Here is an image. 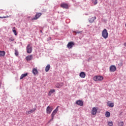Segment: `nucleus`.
I'll return each instance as SVG.
<instances>
[{"label":"nucleus","mask_w":126,"mask_h":126,"mask_svg":"<svg viewBox=\"0 0 126 126\" xmlns=\"http://www.w3.org/2000/svg\"><path fill=\"white\" fill-rule=\"evenodd\" d=\"M108 31H107V29H104L102 32V36L104 39H107V38H108Z\"/></svg>","instance_id":"nucleus-1"},{"label":"nucleus","mask_w":126,"mask_h":126,"mask_svg":"<svg viewBox=\"0 0 126 126\" xmlns=\"http://www.w3.org/2000/svg\"><path fill=\"white\" fill-rule=\"evenodd\" d=\"M93 79L94 81H102L104 79V77L102 76H95Z\"/></svg>","instance_id":"nucleus-2"},{"label":"nucleus","mask_w":126,"mask_h":126,"mask_svg":"<svg viewBox=\"0 0 126 126\" xmlns=\"http://www.w3.org/2000/svg\"><path fill=\"white\" fill-rule=\"evenodd\" d=\"M27 53L28 54L32 53V46L31 44H28L27 46Z\"/></svg>","instance_id":"nucleus-3"},{"label":"nucleus","mask_w":126,"mask_h":126,"mask_svg":"<svg viewBox=\"0 0 126 126\" xmlns=\"http://www.w3.org/2000/svg\"><path fill=\"white\" fill-rule=\"evenodd\" d=\"M41 15V13H36L35 16L32 19V20H37Z\"/></svg>","instance_id":"nucleus-4"},{"label":"nucleus","mask_w":126,"mask_h":126,"mask_svg":"<svg viewBox=\"0 0 126 126\" xmlns=\"http://www.w3.org/2000/svg\"><path fill=\"white\" fill-rule=\"evenodd\" d=\"M74 45V42L72 41L69 42L68 43L67 45V48H68V49H72Z\"/></svg>","instance_id":"nucleus-5"},{"label":"nucleus","mask_w":126,"mask_h":126,"mask_svg":"<svg viewBox=\"0 0 126 126\" xmlns=\"http://www.w3.org/2000/svg\"><path fill=\"white\" fill-rule=\"evenodd\" d=\"M52 111H53V107H50V106H48L46 108V113L47 114H51L52 113Z\"/></svg>","instance_id":"nucleus-6"},{"label":"nucleus","mask_w":126,"mask_h":126,"mask_svg":"<svg viewBox=\"0 0 126 126\" xmlns=\"http://www.w3.org/2000/svg\"><path fill=\"white\" fill-rule=\"evenodd\" d=\"M96 19V17L95 16H91L90 17V18L89 19V21L90 22V23H93V22H94V21Z\"/></svg>","instance_id":"nucleus-7"},{"label":"nucleus","mask_w":126,"mask_h":126,"mask_svg":"<svg viewBox=\"0 0 126 126\" xmlns=\"http://www.w3.org/2000/svg\"><path fill=\"white\" fill-rule=\"evenodd\" d=\"M58 111H59V106H58L55 110H54L53 111V112H52V114H51V117H52V118H54L55 117V115H56V114H57Z\"/></svg>","instance_id":"nucleus-8"},{"label":"nucleus","mask_w":126,"mask_h":126,"mask_svg":"<svg viewBox=\"0 0 126 126\" xmlns=\"http://www.w3.org/2000/svg\"><path fill=\"white\" fill-rule=\"evenodd\" d=\"M116 69L117 68L115 65H112L110 67V71H111V72H114V71H116Z\"/></svg>","instance_id":"nucleus-9"},{"label":"nucleus","mask_w":126,"mask_h":126,"mask_svg":"<svg viewBox=\"0 0 126 126\" xmlns=\"http://www.w3.org/2000/svg\"><path fill=\"white\" fill-rule=\"evenodd\" d=\"M91 113L94 116L97 114V109H96V107L93 108L92 110L91 111Z\"/></svg>","instance_id":"nucleus-10"},{"label":"nucleus","mask_w":126,"mask_h":126,"mask_svg":"<svg viewBox=\"0 0 126 126\" xmlns=\"http://www.w3.org/2000/svg\"><path fill=\"white\" fill-rule=\"evenodd\" d=\"M56 88H61L63 86V83H57L55 85Z\"/></svg>","instance_id":"nucleus-11"},{"label":"nucleus","mask_w":126,"mask_h":126,"mask_svg":"<svg viewBox=\"0 0 126 126\" xmlns=\"http://www.w3.org/2000/svg\"><path fill=\"white\" fill-rule=\"evenodd\" d=\"M36 111V108H33L32 109H31L30 111L26 112V115H30V114H32V113H33V112H35Z\"/></svg>","instance_id":"nucleus-12"},{"label":"nucleus","mask_w":126,"mask_h":126,"mask_svg":"<svg viewBox=\"0 0 126 126\" xmlns=\"http://www.w3.org/2000/svg\"><path fill=\"white\" fill-rule=\"evenodd\" d=\"M76 104L79 106H83V101H82V100H78L76 101Z\"/></svg>","instance_id":"nucleus-13"},{"label":"nucleus","mask_w":126,"mask_h":126,"mask_svg":"<svg viewBox=\"0 0 126 126\" xmlns=\"http://www.w3.org/2000/svg\"><path fill=\"white\" fill-rule=\"evenodd\" d=\"M33 59V56L29 55L26 57V60L27 61H32Z\"/></svg>","instance_id":"nucleus-14"},{"label":"nucleus","mask_w":126,"mask_h":126,"mask_svg":"<svg viewBox=\"0 0 126 126\" xmlns=\"http://www.w3.org/2000/svg\"><path fill=\"white\" fill-rule=\"evenodd\" d=\"M61 6L63 8H68V5L66 3H63L61 4Z\"/></svg>","instance_id":"nucleus-15"},{"label":"nucleus","mask_w":126,"mask_h":126,"mask_svg":"<svg viewBox=\"0 0 126 126\" xmlns=\"http://www.w3.org/2000/svg\"><path fill=\"white\" fill-rule=\"evenodd\" d=\"M107 106L110 107V108H113L114 106H115V104L113 102L110 103V101H108L107 102Z\"/></svg>","instance_id":"nucleus-16"},{"label":"nucleus","mask_w":126,"mask_h":126,"mask_svg":"<svg viewBox=\"0 0 126 126\" xmlns=\"http://www.w3.org/2000/svg\"><path fill=\"white\" fill-rule=\"evenodd\" d=\"M32 73L34 74V75L38 74V70H37V68H34L32 69Z\"/></svg>","instance_id":"nucleus-17"},{"label":"nucleus","mask_w":126,"mask_h":126,"mask_svg":"<svg viewBox=\"0 0 126 126\" xmlns=\"http://www.w3.org/2000/svg\"><path fill=\"white\" fill-rule=\"evenodd\" d=\"M80 76L81 77V78H85V77L86 76V74L84 72H81L80 73Z\"/></svg>","instance_id":"nucleus-18"},{"label":"nucleus","mask_w":126,"mask_h":126,"mask_svg":"<svg viewBox=\"0 0 126 126\" xmlns=\"http://www.w3.org/2000/svg\"><path fill=\"white\" fill-rule=\"evenodd\" d=\"M27 75H28V73H26L25 74H23L21 75L20 79H23V78H24V77H26V76H27Z\"/></svg>","instance_id":"nucleus-19"},{"label":"nucleus","mask_w":126,"mask_h":126,"mask_svg":"<svg viewBox=\"0 0 126 126\" xmlns=\"http://www.w3.org/2000/svg\"><path fill=\"white\" fill-rule=\"evenodd\" d=\"M50 68H51V66L50 65V64H48L45 67L46 72H48V71L50 70Z\"/></svg>","instance_id":"nucleus-20"},{"label":"nucleus","mask_w":126,"mask_h":126,"mask_svg":"<svg viewBox=\"0 0 126 126\" xmlns=\"http://www.w3.org/2000/svg\"><path fill=\"white\" fill-rule=\"evenodd\" d=\"M54 92H56L55 89L51 90L48 93V95L51 96L52 94H53V93H54Z\"/></svg>","instance_id":"nucleus-21"},{"label":"nucleus","mask_w":126,"mask_h":126,"mask_svg":"<svg viewBox=\"0 0 126 126\" xmlns=\"http://www.w3.org/2000/svg\"><path fill=\"white\" fill-rule=\"evenodd\" d=\"M110 116L111 113H110V112L106 111L105 112V117H106V118H110Z\"/></svg>","instance_id":"nucleus-22"},{"label":"nucleus","mask_w":126,"mask_h":126,"mask_svg":"<svg viewBox=\"0 0 126 126\" xmlns=\"http://www.w3.org/2000/svg\"><path fill=\"white\" fill-rule=\"evenodd\" d=\"M5 56V52L0 51V57H4Z\"/></svg>","instance_id":"nucleus-23"},{"label":"nucleus","mask_w":126,"mask_h":126,"mask_svg":"<svg viewBox=\"0 0 126 126\" xmlns=\"http://www.w3.org/2000/svg\"><path fill=\"white\" fill-rule=\"evenodd\" d=\"M107 124L108 125V126H114V124L113 123V122H108Z\"/></svg>","instance_id":"nucleus-24"},{"label":"nucleus","mask_w":126,"mask_h":126,"mask_svg":"<svg viewBox=\"0 0 126 126\" xmlns=\"http://www.w3.org/2000/svg\"><path fill=\"white\" fill-rule=\"evenodd\" d=\"M119 126H124V122H120L118 123Z\"/></svg>","instance_id":"nucleus-25"},{"label":"nucleus","mask_w":126,"mask_h":126,"mask_svg":"<svg viewBox=\"0 0 126 126\" xmlns=\"http://www.w3.org/2000/svg\"><path fill=\"white\" fill-rule=\"evenodd\" d=\"M93 0V2H94V4L95 5L97 4V3H98V0Z\"/></svg>","instance_id":"nucleus-26"},{"label":"nucleus","mask_w":126,"mask_h":126,"mask_svg":"<svg viewBox=\"0 0 126 126\" xmlns=\"http://www.w3.org/2000/svg\"><path fill=\"white\" fill-rule=\"evenodd\" d=\"M9 42H12V41H14V38H13V37H10V38L9 39Z\"/></svg>","instance_id":"nucleus-27"},{"label":"nucleus","mask_w":126,"mask_h":126,"mask_svg":"<svg viewBox=\"0 0 126 126\" xmlns=\"http://www.w3.org/2000/svg\"><path fill=\"white\" fill-rule=\"evenodd\" d=\"M14 35H15V36H16V35H17V33L16 32V30H12Z\"/></svg>","instance_id":"nucleus-28"},{"label":"nucleus","mask_w":126,"mask_h":126,"mask_svg":"<svg viewBox=\"0 0 126 126\" xmlns=\"http://www.w3.org/2000/svg\"><path fill=\"white\" fill-rule=\"evenodd\" d=\"M18 54H19L18 51H17V50H15V56H16L17 57V56H18Z\"/></svg>","instance_id":"nucleus-29"},{"label":"nucleus","mask_w":126,"mask_h":126,"mask_svg":"<svg viewBox=\"0 0 126 126\" xmlns=\"http://www.w3.org/2000/svg\"><path fill=\"white\" fill-rule=\"evenodd\" d=\"M10 16H6L4 17H0V18H8V17H9Z\"/></svg>","instance_id":"nucleus-30"},{"label":"nucleus","mask_w":126,"mask_h":126,"mask_svg":"<svg viewBox=\"0 0 126 126\" xmlns=\"http://www.w3.org/2000/svg\"><path fill=\"white\" fill-rule=\"evenodd\" d=\"M75 33H76V34H79L80 33H82V32H75Z\"/></svg>","instance_id":"nucleus-31"},{"label":"nucleus","mask_w":126,"mask_h":126,"mask_svg":"<svg viewBox=\"0 0 126 126\" xmlns=\"http://www.w3.org/2000/svg\"><path fill=\"white\" fill-rule=\"evenodd\" d=\"M53 120H54V117H52V118L50 119V120L49 121V123L50 122H52L53 121Z\"/></svg>","instance_id":"nucleus-32"},{"label":"nucleus","mask_w":126,"mask_h":126,"mask_svg":"<svg viewBox=\"0 0 126 126\" xmlns=\"http://www.w3.org/2000/svg\"><path fill=\"white\" fill-rule=\"evenodd\" d=\"M40 32L43 33V32H42V30H40Z\"/></svg>","instance_id":"nucleus-33"},{"label":"nucleus","mask_w":126,"mask_h":126,"mask_svg":"<svg viewBox=\"0 0 126 126\" xmlns=\"http://www.w3.org/2000/svg\"><path fill=\"white\" fill-rule=\"evenodd\" d=\"M0 84H1V83H0Z\"/></svg>","instance_id":"nucleus-34"}]
</instances>
